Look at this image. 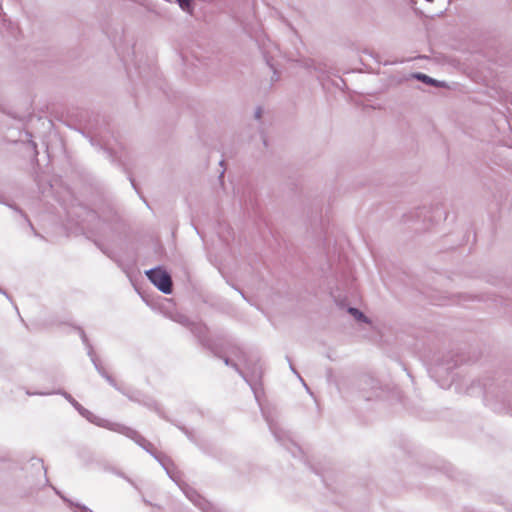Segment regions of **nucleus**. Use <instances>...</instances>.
Instances as JSON below:
<instances>
[{
    "label": "nucleus",
    "mask_w": 512,
    "mask_h": 512,
    "mask_svg": "<svg viewBox=\"0 0 512 512\" xmlns=\"http://www.w3.org/2000/svg\"><path fill=\"white\" fill-rule=\"evenodd\" d=\"M237 357L239 361L244 364L245 368L252 370L250 375L244 372L242 369H240L238 363L234 362L228 357L223 358L225 365L234 368L243 377V379L252 387V389H254V383L261 377V368L258 367L257 365H254V367L251 368L245 353L242 351L239 352V355Z\"/></svg>",
    "instance_id": "obj_1"
},
{
    "label": "nucleus",
    "mask_w": 512,
    "mask_h": 512,
    "mask_svg": "<svg viewBox=\"0 0 512 512\" xmlns=\"http://www.w3.org/2000/svg\"><path fill=\"white\" fill-rule=\"evenodd\" d=\"M146 276L162 293L171 294L173 282L170 274L161 267L146 271Z\"/></svg>",
    "instance_id": "obj_2"
},
{
    "label": "nucleus",
    "mask_w": 512,
    "mask_h": 512,
    "mask_svg": "<svg viewBox=\"0 0 512 512\" xmlns=\"http://www.w3.org/2000/svg\"><path fill=\"white\" fill-rule=\"evenodd\" d=\"M358 385L365 400H372L381 396L382 387L379 381L371 376L361 377Z\"/></svg>",
    "instance_id": "obj_3"
},
{
    "label": "nucleus",
    "mask_w": 512,
    "mask_h": 512,
    "mask_svg": "<svg viewBox=\"0 0 512 512\" xmlns=\"http://www.w3.org/2000/svg\"><path fill=\"white\" fill-rule=\"evenodd\" d=\"M181 490L184 492L186 497L193 502L197 507H199L203 512H214V508L212 505L205 500L196 490L189 487L187 484L177 483Z\"/></svg>",
    "instance_id": "obj_4"
},
{
    "label": "nucleus",
    "mask_w": 512,
    "mask_h": 512,
    "mask_svg": "<svg viewBox=\"0 0 512 512\" xmlns=\"http://www.w3.org/2000/svg\"><path fill=\"white\" fill-rule=\"evenodd\" d=\"M120 433L124 434L128 438L132 439L135 443H137L140 447L150 453L152 456L155 455L156 449L153 444L145 439L142 435H140L137 431L128 428V427H120L118 430Z\"/></svg>",
    "instance_id": "obj_5"
},
{
    "label": "nucleus",
    "mask_w": 512,
    "mask_h": 512,
    "mask_svg": "<svg viewBox=\"0 0 512 512\" xmlns=\"http://www.w3.org/2000/svg\"><path fill=\"white\" fill-rule=\"evenodd\" d=\"M80 335H81V339L83 341V343L87 346L88 348V355L90 356L91 358V361L93 362L96 370L98 371V373L103 377V378H106V376L108 375V373L105 371V369L100 365L97 357L95 356L94 354V351H93V348L92 346L90 345L89 341H88V338L85 334V332L80 329Z\"/></svg>",
    "instance_id": "obj_6"
},
{
    "label": "nucleus",
    "mask_w": 512,
    "mask_h": 512,
    "mask_svg": "<svg viewBox=\"0 0 512 512\" xmlns=\"http://www.w3.org/2000/svg\"><path fill=\"white\" fill-rule=\"evenodd\" d=\"M153 457L162 465V467L166 470L169 477L173 481L178 483L179 477H178L177 473H175L171 468V466H172L171 460L167 456H165L161 453H157V452L155 453V455Z\"/></svg>",
    "instance_id": "obj_7"
},
{
    "label": "nucleus",
    "mask_w": 512,
    "mask_h": 512,
    "mask_svg": "<svg viewBox=\"0 0 512 512\" xmlns=\"http://www.w3.org/2000/svg\"><path fill=\"white\" fill-rule=\"evenodd\" d=\"M98 466L103 471L115 474V475L125 479L128 483H130L132 486L137 488L136 484L134 483V481L132 479H130L128 476H126L122 471H120L118 468H116L111 463H109L107 461H99Z\"/></svg>",
    "instance_id": "obj_8"
},
{
    "label": "nucleus",
    "mask_w": 512,
    "mask_h": 512,
    "mask_svg": "<svg viewBox=\"0 0 512 512\" xmlns=\"http://www.w3.org/2000/svg\"><path fill=\"white\" fill-rule=\"evenodd\" d=\"M303 65L306 69L315 71L318 74V78H320L321 75H324L326 72V66L324 64L317 63L313 59L304 60Z\"/></svg>",
    "instance_id": "obj_9"
},
{
    "label": "nucleus",
    "mask_w": 512,
    "mask_h": 512,
    "mask_svg": "<svg viewBox=\"0 0 512 512\" xmlns=\"http://www.w3.org/2000/svg\"><path fill=\"white\" fill-rule=\"evenodd\" d=\"M418 81H421L425 84L432 85V86L439 87V88H447L448 87L446 82L438 81V80L433 79L423 73H418Z\"/></svg>",
    "instance_id": "obj_10"
},
{
    "label": "nucleus",
    "mask_w": 512,
    "mask_h": 512,
    "mask_svg": "<svg viewBox=\"0 0 512 512\" xmlns=\"http://www.w3.org/2000/svg\"><path fill=\"white\" fill-rule=\"evenodd\" d=\"M269 427L276 440L284 444V440L288 438L286 432L272 423H269Z\"/></svg>",
    "instance_id": "obj_11"
},
{
    "label": "nucleus",
    "mask_w": 512,
    "mask_h": 512,
    "mask_svg": "<svg viewBox=\"0 0 512 512\" xmlns=\"http://www.w3.org/2000/svg\"><path fill=\"white\" fill-rule=\"evenodd\" d=\"M348 312L357 320V321H360V322H364V323H370V320L368 319V317L363 313L361 312L359 309L357 308H354V307H350L348 309Z\"/></svg>",
    "instance_id": "obj_12"
},
{
    "label": "nucleus",
    "mask_w": 512,
    "mask_h": 512,
    "mask_svg": "<svg viewBox=\"0 0 512 512\" xmlns=\"http://www.w3.org/2000/svg\"><path fill=\"white\" fill-rule=\"evenodd\" d=\"M72 405L77 411L80 413L82 412V409L84 408L81 404H79L69 393L63 391L60 392Z\"/></svg>",
    "instance_id": "obj_13"
},
{
    "label": "nucleus",
    "mask_w": 512,
    "mask_h": 512,
    "mask_svg": "<svg viewBox=\"0 0 512 512\" xmlns=\"http://www.w3.org/2000/svg\"><path fill=\"white\" fill-rule=\"evenodd\" d=\"M80 414L85 417L87 420H89L90 422L92 423H96L97 425H102L99 421H98V418L92 413L90 412L89 410L83 408L82 409V412H80Z\"/></svg>",
    "instance_id": "obj_14"
},
{
    "label": "nucleus",
    "mask_w": 512,
    "mask_h": 512,
    "mask_svg": "<svg viewBox=\"0 0 512 512\" xmlns=\"http://www.w3.org/2000/svg\"><path fill=\"white\" fill-rule=\"evenodd\" d=\"M409 79H416V72L411 71L407 76H403L397 79L398 83H402L404 81H407Z\"/></svg>",
    "instance_id": "obj_15"
},
{
    "label": "nucleus",
    "mask_w": 512,
    "mask_h": 512,
    "mask_svg": "<svg viewBox=\"0 0 512 512\" xmlns=\"http://www.w3.org/2000/svg\"><path fill=\"white\" fill-rule=\"evenodd\" d=\"M177 2L182 9L188 10L191 7L192 0H177Z\"/></svg>",
    "instance_id": "obj_16"
},
{
    "label": "nucleus",
    "mask_w": 512,
    "mask_h": 512,
    "mask_svg": "<svg viewBox=\"0 0 512 512\" xmlns=\"http://www.w3.org/2000/svg\"><path fill=\"white\" fill-rule=\"evenodd\" d=\"M112 386H116L114 379L108 374L105 378Z\"/></svg>",
    "instance_id": "obj_17"
},
{
    "label": "nucleus",
    "mask_w": 512,
    "mask_h": 512,
    "mask_svg": "<svg viewBox=\"0 0 512 512\" xmlns=\"http://www.w3.org/2000/svg\"><path fill=\"white\" fill-rule=\"evenodd\" d=\"M261 115H262V109L259 107V108H257V110L255 111V118L260 119V118H261Z\"/></svg>",
    "instance_id": "obj_18"
},
{
    "label": "nucleus",
    "mask_w": 512,
    "mask_h": 512,
    "mask_svg": "<svg viewBox=\"0 0 512 512\" xmlns=\"http://www.w3.org/2000/svg\"><path fill=\"white\" fill-rule=\"evenodd\" d=\"M177 321H179L182 324H186L188 322V319L185 316H180Z\"/></svg>",
    "instance_id": "obj_19"
},
{
    "label": "nucleus",
    "mask_w": 512,
    "mask_h": 512,
    "mask_svg": "<svg viewBox=\"0 0 512 512\" xmlns=\"http://www.w3.org/2000/svg\"><path fill=\"white\" fill-rule=\"evenodd\" d=\"M288 361H290V359L287 357ZM289 365H290V369L293 371V373H295L296 375H298V372L295 370V368L293 367L292 363L289 362Z\"/></svg>",
    "instance_id": "obj_20"
},
{
    "label": "nucleus",
    "mask_w": 512,
    "mask_h": 512,
    "mask_svg": "<svg viewBox=\"0 0 512 512\" xmlns=\"http://www.w3.org/2000/svg\"><path fill=\"white\" fill-rule=\"evenodd\" d=\"M36 463H37L38 465H40L41 469H43V470L46 472V470H45V468H44V465H43V463H42V461H41L40 459H36Z\"/></svg>",
    "instance_id": "obj_21"
},
{
    "label": "nucleus",
    "mask_w": 512,
    "mask_h": 512,
    "mask_svg": "<svg viewBox=\"0 0 512 512\" xmlns=\"http://www.w3.org/2000/svg\"><path fill=\"white\" fill-rule=\"evenodd\" d=\"M267 64L270 66V68L273 70L274 74H276V70L274 68V65L272 63H270L269 60H267Z\"/></svg>",
    "instance_id": "obj_22"
},
{
    "label": "nucleus",
    "mask_w": 512,
    "mask_h": 512,
    "mask_svg": "<svg viewBox=\"0 0 512 512\" xmlns=\"http://www.w3.org/2000/svg\"><path fill=\"white\" fill-rule=\"evenodd\" d=\"M80 512H93V511H91L90 509H88L86 507H82Z\"/></svg>",
    "instance_id": "obj_23"
},
{
    "label": "nucleus",
    "mask_w": 512,
    "mask_h": 512,
    "mask_svg": "<svg viewBox=\"0 0 512 512\" xmlns=\"http://www.w3.org/2000/svg\"><path fill=\"white\" fill-rule=\"evenodd\" d=\"M181 429H182V430L185 432V434H186V435L191 439L190 433H189L186 429H184V428H181Z\"/></svg>",
    "instance_id": "obj_24"
},
{
    "label": "nucleus",
    "mask_w": 512,
    "mask_h": 512,
    "mask_svg": "<svg viewBox=\"0 0 512 512\" xmlns=\"http://www.w3.org/2000/svg\"><path fill=\"white\" fill-rule=\"evenodd\" d=\"M30 226H31V230H33L34 234H35V235H38V234L36 233V231L34 230V227H33L31 224H30Z\"/></svg>",
    "instance_id": "obj_25"
},
{
    "label": "nucleus",
    "mask_w": 512,
    "mask_h": 512,
    "mask_svg": "<svg viewBox=\"0 0 512 512\" xmlns=\"http://www.w3.org/2000/svg\"><path fill=\"white\" fill-rule=\"evenodd\" d=\"M291 445H292L295 449H298V450H299V448L295 445V443H292V442H291Z\"/></svg>",
    "instance_id": "obj_26"
},
{
    "label": "nucleus",
    "mask_w": 512,
    "mask_h": 512,
    "mask_svg": "<svg viewBox=\"0 0 512 512\" xmlns=\"http://www.w3.org/2000/svg\"><path fill=\"white\" fill-rule=\"evenodd\" d=\"M284 441H286V439H285ZM283 445H287V444H286V442H284V444H283ZM286 449H290V447H289V446H286Z\"/></svg>",
    "instance_id": "obj_27"
},
{
    "label": "nucleus",
    "mask_w": 512,
    "mask_h": 512,
    "mask_svg": "<svg viewBox=\"0 0 512 512\" xmlns=\"http://www.w3.org/2000/svg\"><path fill=\"white\" fill-rule=\"evenodd\" d=\"M39 394H40V395H47L48 393L40 392Z\"/></svg>",
    "instance_id": "obj_28"
},
{
    "label": "nucleus",
    "mask_w": 512,
    "mask_h": 512,
    "mask_svg": "<svg viewBox=\"0 0 512 512\" xmlns=\"http://www.w3.org/2000/svg\"><path fill=\"white\" fill-rule=\"evenodd\" d=\"M0 292H1V293H3V294H5V295L7 296L6 292L2 291L1 289H0Z\"/></svg>",
    "instance_id": "obj_29"
}]
</instances>
